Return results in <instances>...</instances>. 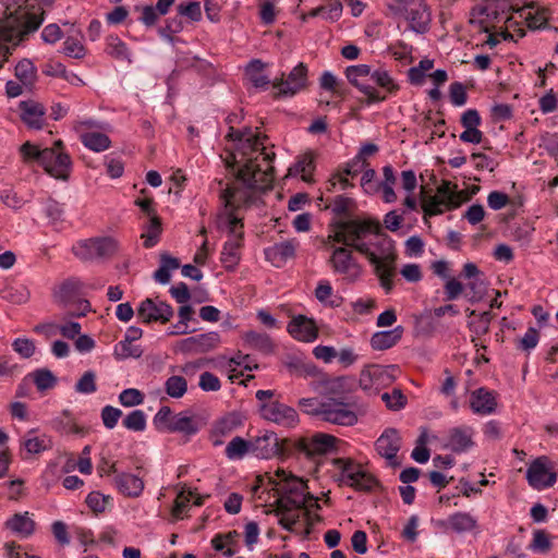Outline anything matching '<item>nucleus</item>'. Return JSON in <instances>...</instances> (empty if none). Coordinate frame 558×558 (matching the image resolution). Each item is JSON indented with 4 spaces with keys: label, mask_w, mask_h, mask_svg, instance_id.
Returning <instances> with one entry per match:
<instances>
[{
    "label": "nucleus",
    "mask_w": 558,
    "mask_h": 558,
    "mask_svg": "<svg viewBox=\"0 0 558 558\" xmlns=\"http://www.w3.org/2000/svg\"><path fill=\"white\" fill-rule=\"evenodd\" d=\"M236 114L229 116L230 124L227 138V156L225 162L230 168L235 180L231 185L269 189L272 183V158L275 154L268 150L266 137L251 129L234 130L232 123Z\"/></svg>",
    "instance_id": "1"
},
{
    "label": "nucleus",
    "mask_w": 558,
    "mask_h": 558,
    "mask_svg": "<svg viewBox=\"0 0 558 558\" xmlns=\"http://www.w3.org/2000/svg\"><path fill=\"white\" fill-rule=\"evenodd\" d=\"M379 231L377 220L353 219L348 227H337L331 236L351 244L367 258L380 287L388 294L395 287L397 254L393 240Z\"/></svg>",
    "instance_id": "2"
},
{
    "label": "nucleus",
    "mask_w": 558,
    "mask_h": 558,
    "mask_svg": "<svg viewBox=\"0 0 558 558\" xmlns=\"http://www.w3.org/2000/svg\"><path fill=\"white\" fill-rule=\"evenodd\" d=\"M259 187L227 185L221 192L223 208L217 216V228L228 235L221 251L220 262L228 270H233L241 258L243 244V222L241 208L251 203Z\"/></svg>",
    "instance_id": "3"
},
{
    "label": "nucleus",
    "mask_w": 558,
    "mask_h": 558,
    "mask_svg": "<svg viewBox=\"0 0 558 558\" xmlns=\"http://www.w3.org/2000/svg\"><path fill=\"white\" fill-rule=\"evenodd\" d=\"M28 0H0L1 36L13 45H19L29 33L36 31L43 20L28 12Z\"/></svg>",
    "instance_id": "4"
},
{
    "label": "nucleus",
    "mask_w": 558,
    "mask_h": 558,
    "mask_svg": "<svg viewBox=\"0 0 558 558\" xmlns=\"http://www.w3.org/2000/svg\"><path fill=\"white\" fill-rule=\"evenodd\" d=\"M20 154L25 162H37L56 179L66 180L71 173L72 161L63 150L60 140L56 141L50 148H39L35 144L26 142L21 146Z\"/></svg>",
    "instance_id": "5"
},
{
    "label": "nucleus",
    "mask_w": 558,
    "mask_h": 558,
    "mask_svg": "<svg viewBox=\"0 0 558 558\" xmlns=\"http://www.w3.org/2000/svg\"><path fill=\"white\" fill-rule=\"evenodd\" d=\"M350 222L351 220L347 219L333 220L328 227V234L324 244L326 250L330 252L329 265L333 272L343 276L349 282H354L361 277L362 267L353 257L352 252L345 247L352 245L331 236L337 227H348Z\"/></svg>",
    "instance_id": "6"
},
{
    "label": "nucleus",
    "mask_w": 558,
    "mask_h": 558,
    "mask_svg": "<svg viewBox=\"0 0 558 558\" xmlns=\"http://www.w3.org/2000/svg\"><path fill=\"white\" fill-rule=\"evenodd\" d=\"M304 492L305 490H282V494L275 500V511L277 514H281L279 523L288 531H292L293 526L299 522L303 510L308 514L312 508H319L317 499L308 492L307 494H304Z\"/></svg>",
    "instance_id": "7"
},
{
    "label": "nucleus",
    "mask_w": 558,
    "mask_h": 558,
    "mask_svg": "<svg viewBox=\"0 0 558 558\" xmlns=\"http://www.w3.org/2000/svg\"><path fill=\"white\" fill-rule=\"evenodd\" d=\"M73 131L78 135L82 144L92 151L102 153L110 148L109 134L111 124L93 118H80L73 121Z\"/></svg>",
    "instance_id": "8"
},
{
    "label": "nucleus",
    "mask_w": 558,
    "mask_h": 558,
    "mask_svg": "<svg viewBox=\"0 0 558 558\" xmlns=\"http://www.w3.org/2000/svg\"><path fill=\"white\" fill-rule=\"evenodd\" d=\"M331 465L332 477L339 485L353 488H373L375 485V478L367 469L352 459H335Z\"/></svg>",
    "instance_id": "9"
},
{
    "label": "nucleus",
    "mask_w": 558,
    "mask_h": 558,
    "mask_svg": "<svg viewBox=\"0 0 558 558\" xmlns=\"http://www.w3.org/2000/svg\"><path fill=\"white\" fill-rule=\"evenodd\" d=\"M118 250V242L112 236H98L80 240L72 246L73 254L83 260L111 256Z\"/></svg>",
    "instance_id": "10"
},
{
    "label": "nucleus",
    "mask_w": 558,
    "mask_h": 558,
    "mask_svg": "<svg viewBox=\"0 0 558 558\" xmlns=\"http://www.w3.org/2000/svg\"><path fill=\"white\" fill-rule=\"evenodd\" d=\"M398 367L371 364L360 373L359 385L365 391H378L393 383Z\"/></svg>",
    "instance_id": "11"
},
{
    "label": "nucleus",
    "mask_w": 558,
    "mask_h": 558,
    "mask_svg": "<svg viewBox=\"0 0 558 558\" xmlns=\"http://www.w3.org/2000/svg\"><path fill=\"white\" fill-rule=\"evenodd\" d=\"M344 74L349 83L366 96L368 102H381L386 99V95H381L379 89L369 83L372 74L369 65H350L345 69Z\"/></svg>",
    "instance_id": "12"
},
{
    "label": "nucleus",
    "mask_w": 558,
    "mask_h": 558,
    "mask_svg": "<svg viewBox=\"0 0 558 558\" xmlns=\"http://www.w3.org/2000/svg\"><path fill=\"white\" fill-rule=\"evenodd\" d=\"M307 66L304 63L295 65L287 76L282 75L272 82V87L281 97H293L307 85Z\"/></svg>",
    "instance_id": "13"
},
{
    "label": "nucleus",
    "mask_w": 558,
    "mask_h": 558,
    "mask_svg": "<svg viewBox=\"0 0 558 558\" xmlns=\"http://www.w3.org/2000/svg\"><path fill=\"white\" fill-rule=\"evenodd\" d=\"M526 478L533 487H550L557 480L556 464L547 457H538L530 463Z\"/></svg>",
    "instance_id": "14"
},
{
    "label": "nucleus",
    "mask_w": 558,
    "mask_h": 558,
    "mask_svg": "<svg viewBox=\"0 0 558 558\" xmlns=\"http://www.w3.org/2000/svg\"><path fill=\"white\" fill-rule=\"evenodd\" d=\"M259 411L263 418L279 426L292 428L299 423L298 412L292 407L278 401L260 404Z\"/></svg>",
    "instance_id": "15"
},
{
    "label": "nucleus",
    "mask_w": 558,
    "mask_h": 558,
    "mask_svg": "<svg viewBox=\"0 0 558 558\" xmlns=\"http://www.w3.org/2000/svg\"><path fill=\"white\" fill-rule=\"evenodd\" d=\"M322 420L332 424L352 426L357 422V416L350 405L343 402V400L328 398L325 401Z\"/></svg>",
    "instance_id": "16"
},
{
    "label": "nucleus",
    "mask_w": 558,
    "mask_h": 558,
    "mask_svg": "<svg viewBox=\"0 0 558 558\" xmlns=\"http://www.w3.org/2000/svg\"><path fill=\"white\" fill-rule=\"evenodd\" d=\"M375 448L377 453L385 458L390 466L400 464L398 452L401 448V436L395 428H387L376 440Z\"/></svg>",
    "instance_id": "17"
},
{
    "label": "nucleus",
    "mask_w": 558,
    "mask_h": 558,
    "mask_svg": "<svg viewBox=\"0 0 558 558\" xmlns=\"http://www.w3.org/2000/svg\"><path fill=\"white\" fill-rule=\"evenodd\" d=\"M288 333L296 341L312 343L318 338L316 322L305 315H294L287 325Z\"/></svg>",
    "instance_id": "18"
},
{
    "label": "nucleus",
    "mask_w": 558,
    "mask_h": 558,
    "mask_svg": "<svg viewBox=\"0 0 558 558\" xmlns=\"http://www.w3.org/2000/svg\"><path fill=\"white\" fill-rule=\"evenodd\" d=\"M405 20L410 29L417 34H425L429 29L430 12L423 0H412L407 3Z\"/></svg>",
    "instance_id": "19"
},
{
    "label": "nucleus",
    "mask_w": 558,
    "mask_h": 558,
    "mask_svg": "<svg viewBox=\"0 0 558 558\" xmlns=\"http://www.w3.org/2000/svg\"><path fill=\"white\" fill-rule=\"evenodd\" d=\"M272 485L281 488H307L302 477L295 476L284 469H277L268 471L258 476V484L252 488H259L260 486Z\"/></svg>",
    "instance_id": "20"
},
{
    "label": "nucleus",
    "mask_w": 558,
    "mask_h": 558,
    "mask_svg": "<svg viewBox=\"0 0 558 558\" xmlns=\"http://www.w3.org/2000/svg\"><path fill=\"white\" fill-rule=\"evenodd\" d=\"M137 315L144 323H166L172 317L173 310L165 302L145 299L137 308Z\"/></svg>",
    "instance_id": "21"
},
{
    "label": "nucleus",
    "mask_w": 558,
    "mask_h": 558,
    "mask_svg": "<svg viewBox=\"0 0 558 558\" xmlns=\"http://www.w3.org/2000/svg\"><path fill=\"white\" fill-rule=\"evenodd\" d=\"M336 441V437L331 435L317 433L311 437L300 439L298 449L306 457H314L332 450Z\"/></svg>",
    "instance_id": "22"
},
{
    "label": "nucleus",
    "mask_w": 558,
    "mask_h": 558,
    "mask_svg": "<svg viewBox=\"0 0 558 558\" xmlns=\"http://www.w3.org/2000/svg\"><path fill=\"white\" fill-rule=\"evenodd\" d=\"M252 453L260 459H271L282 451L281 442L274 432L264 434L252 439Z\"/></svg>",
    "instance_id": "23"
},
{
    "label": "nucleus",
    "mask_w": 558,
    "mask_h": 558,
    "mask_svg": "<svg viewBox=\"0 0 558 558\" xmlns=\"http://www.w3.org/2000/svg\"><path fill=\"white\" fill-rule=\"evenodd\" d=\"M299 246L296 240H287L265 248V257L277 268L282 267L295 254Z\"/></svg>",
    "instance_id": "24"
},
{
    "label": "nucleus",
    "mask_w": 558,
    "mask_h": 558,
    "mask_svg": "<svg viewBox=\"0 0 558 558\" xmlns=\"http://www.w3.org/2000/svg\"><path fill=\"white\" fill-rule=\"evenodd\" d=\"M353 379L348 376H339L327 378L319 383V393L338 400H343V397L352 390Z\"/></svg>",
    "instance_id": "25"
},
{
    "label": "nucleus",
    "mask_w": 558,
    "mask_h": 558,
    "mask_svg": "<svg viewBox=\"0 0 558 558\" xmlns=\"http://www.w3.org/2000/svg\"><path fill=\"white\" fill-rule=\"evenodd\" d=\"M473 435L474 430L469 426L453 427L448 432L445 446L456 453L465 452L474 445Z\"/></svg>",
    "instance_id": "26"
},
{
    "label": "nucleus",
    "mask_w": 558,
    "mask_h": 558,
    "mask_svg": "<svg viewBox=\"0 0 558 558\" xmlns=\"http://www.w3.org/2000/svg\"><path fill=\"white\" fill-rule=\"evenodd\" d=\"M21 447L28 456L40 454L52 448V439L47 434H39L33 429L23 436Z\"/></svg>",
    "instance_id": "27"
},
{
    "label": "nucleus",
    "mask_w": 558,
    "mask_h": 558,
    "mask_svg": "<svg viewBox=\"0 0 558 558\" xmlns=\"http://www.w3.org/2000/svg\"><path fill=\"white\" fill-rule=\"evenodd\" d=\"M245 421V416L241 412H229L221 416L213 426V436L225 437L240 428Z\"/></svg>",
    "instance_id": "28"
},
{
    "label": "nucleus",
    "mask_w": 558,
    "mask_h": 558,
    "mask_svg": "<svg viewBox=\"0 0 558 558\" xmlns=\"http://www.w3.org/2000/svg\"><path fill=\"white\" fill-rule=\"evenodd\" d=\"M470 407L475 414L488 415L494 412L496 400L490 391L480 388L471 393Z\"/></svg>",
    "instance_id": "29"
},
{
    "label": "nucleus",
    "mask_w": 558,
    "mask_h": 558,
    "mask_svg": "<svg viewBox=\"0 0 558 558\" xmlns=\"http://www.w3.org/2000/svg\"><path fill=\"white\" fill-rule=\"evenodd\" d=\"M83 290L84 283L78 278H69L54 288L53 295L58 302L68 304L83 294Z\"/></svg>",
    "instance_id": "30"
},
{
    "label": "nucleus",
    "mask_w": 558,
    "mask_h": 558,
    "mask_svg": "<svg viewBox=\"0 0 558 558\" xmlns=\"http://www.w3.org/2000/svg\"><path fill=\"white\" fill-rule=\"evenodd\" d=\"M22 121L32 129H40L44 124L45 109L35 101H22L20 105Z\"/></svg>",
    "instance_id": "31"
},
{
    "label": "nucleus",
    "mask_w": 558,
    "mask_h": 558,
    "mask_svg": "<svg viewBox=\"0 0 558 558\" xmlns=\"http://www.w3.org/2000/svg\"><path fill=\"white\" fill-rule=\"evenodd\" d=\"M498 19V14L492 5L477 4L471 11L470 23L476 25L481 31L489 32Z\"/></svg>",
    "instance_id": "32"
},
{
    "label": "nucleus",
    "mask_w": 558,
    "mask_h": 558,
    "mask_svg": "<svg viewBox=\"0 0 558 558\" xmlns=\"http://www.w3.org/2000/svg\"><path fill=\"white\" fill-rule=\"evenodd\" d=\"M446 530H451L456 533L472 532L477 527V521L474 517L466 512H456L448 517L446 521L440 523Z\"/></svg>",
    "instance_id": "33"
},
{
    "label": "nucleus",
    "mask_w": 558,
    "mask_h": 558,
    "mask_svg": "<svg viewBox=\"0 0 558 558\" xmlns=\"http://www.w3.org/2000/svg\"><path fill=\"white\" fill-rule=\"evenodd\" d=\"M198 430L199 425L187 412L174 414L167 426L169 433H182L187 436L195 435Z\"/></svg>",
    "instance_id": "34"
},
{
    "label": "nucleus",
    "mask_w": 558,
    "mask_h": 558,
    "mask_svg": "<svg viewBox=\"0 0 558 558\" xmlns=\"http://www.w3.org/2000/svg\"><path fill=\"white\" fill-rule=\"evenodd\" d=\"M402 333L403 328L401 326L389 330L377 331L371 337V347L377 351L388 350L399 342Z\"/></svg>",
    "instance_id": "35"
},
{
    "label": "nucleus",
    "mask_w": 558,
    "mask_h": 558,
    "mask_svg": "<svg viewBox=\"0 0 558 558\" xmlns=\"http://www.w3.org/2000/svg\"><path fill=\"white\" fill-rule=\"evenodd\" d=\"M519 14L525 20L527 26L533 29L544 27L548 21L549 12L545 8L534 4L525 5L519 10Z\"/></svg>",
    "instance_id": "36"
},
{
    "label": "nucleus",
    "mask_w": 558,
    "mask_h": 558,
    "mask_svg": "<svg viewBox=\"0 0 558 558\" xmlns=\"http://www.w3.org/2000/svg\"><path fill=\"white\" fill-rule=\"evenodd\" d=\"M5 527L12 533L26 538L35 531V522L28 517V512L16 513L5 522Z\"/></svg>",
    "instance_id": "37"
},
{
    "label": "nucleus",
    "mask_w": 558,
    "mask_h": 558,
    "mask_svg": "<svg viewBox=\"0 0 558 558\" xmlns=\"http://www.w3.org/2000/svg\"><path fill=\"white\" fill-rule=\"evenodd\" d=\"M314 158L311 154H304L289 168V177H301L304 182H312V173L314 171Z\"/></svg>",
    "instance_id": "38"
},
{
    "label": "nucleus",
    "mask_w": 558,
    "mask_h": 558,
    "mask_svg": "<svg viewBox=\"0 0 558 558\" xmlns=\"http://www.w3.org/2000/svg\"><path fill=\"white\" fill-rule=\"evenodd\" d=\"M383 181L378 183L379 192H381L383 202L391 204L397 201V194L395 191L396 174L395 170L390 165L383 168Z\"/></svg>",
    "instance_id": "39"
},
{
    "label": "nucleus",
    "mask_w": 558,
    "mask_h": 558,
    "mask_svg": "<svg viewBox=\"0 0 558 558\" xmlns=\"http://www.w3.org/2000/svg\"><path fill=\"white\" fill-rule=\"evenodd\" d=\"M265 63L258 59L252 60L245 69L246 76L256 88L266 89L270 84L269 77L264 72Z\"/></svg>",
    "instance_id": "40"
},
{
    "label": "nucleus",
    "mask_w": 558,
    "mask_h": 558,
    "mask_svg": "<svg viewBox=\"0 0 558 558\" xmlns=\"http://www.w3.org/2000/svg\"><path fill=\"white\" fill-rule=\"evenodd\" d=\"M371 82L380 87L381 95H393L399 90L398 83L393 80L390 73L385 69H377L372 71Z\"/></svg>",
    "instance_id": "41"
},
{
    "label": "nucleus",
    "mask_w": 558,
    "mask_h": 558,
    "mask_svg": "<svg viewBox=\"0 0 558 558\" xmlns=\"http://www.w3.org/2000/svg\"><path fill=\"white\" fill-rule=\"evenodd\" d=\"M192 499H194L193 505L195 506H201L203 504L201 497L194 496V490H179L172 508V515L175 519H182L187 512Z\"/></svg>",
    "instance_id": "42"
},
{
    "label": "nucleus",
    "mask_w": 558,
    "mask_h": 558,
    "mask_svg": "<svg viewBox=\"0 0 558 558\" xmlns=\"http://www.w3.org/2000/svg\"><path fill=\"white\" fill-rule=\"evenodd\" d=\"M161 231L160 219L157 216H151L142 229L141 238L144 241V246L154 247L159 242Z\"/></svg>",
    "instance_id": "43"
},
{
    "label": "nucleus",
    "mask_w": 558,
    "mask_h": 558,
    "mask_svg": "<svg viewBox=\"0 0 558 558\" xmlns=\"http://www.w3.org/2000/svg\"><path fill=\"white\" fill-rule=\"evenodd\" d=\"M251 445L252 440L234 437L225 449L226 456L229 460H242L247 453L252 452Z\"/></svg>",
    "instance_id": "44"
},
{
    "label": "nucleus",
    "mask_w": 558,
    "mask_h": 558,
    "mask_svg": "<svg viewBox=\"0 0 558 558\" xmlns=\"http://www.w3.org/2000/svg\"><path fill=\"white\" fill-rule=\"evenodd\" d=\"M244 341L246 344L252 347L255 350H258L264 353H269L274 349L272 341L267 333L257 332V331H247L244 337Z\"/></svg>",
    "instance_id": "45"
},
{
    "label": "nucleus",
    "mask_w": 558,
    "mask_h": 558,
    "mask_svg": "<svg viewBox=\"0 0 558 558\" xmlns=\"http://www.w3.org/2000/svg\"><path fill=\"white\" fill-rule=\"evenodd\" d=\"M553 547L549 534L544 530H534L527 548L539 555H546Z\"/></svg>",
    "instance_id": "46"
},
{
    "label": "nucleus",
    "mask_w": 558,
    "mask_h": 558,
    "mask_svg": "<svg viewBox=\"0 0 558 558\" xmlns=\"http://www.w3.org/2000/svg\"><path fill=\"white\" fill-rule=\"evenodd\" d=\"M106 52L116 59L131 61L129 48L118 36L107 37Z\"/></svg>",
    "instance_id": "47"
},
{
    "label": "nucleus",
    "mask_w": 558,
    "mask_h": 558,
    "mask_svg": "<svg viewBox=\"0 0 558 558\" xmlns=\"http://www.w3.org/2000/svg\"><path fill=\"white\" fill-rule=\"evenodd\" d=\"M315 296L325 306L337 307L340 305L339 298L333 295V289L327 280L319 281L315 289Z\"/></svg>",
    "instance_id": "48"
},
{
    "label": "nucleus",
    "mask_w": 558,
    "mask_h": 558,
    "mask_svg": "<svg viewBox=\"0 0 558 558\" xmlns=\"http://www.w3.org/2000/svg\"><path fill=\"white\" fill-rule=\"evenodd\" d=\"M122 425L131 432L142 433L147 426V415L143 410H133L123 418Z\"/></svg>",
    "instance_id": "49"
},
{
    "label": "nucleus",
    "mask_w": 558,
    "mask_h": 558,
    "mask_svg": "<svg viewBox=\"0 0 558 558\" xmlns=\"http://www.w3.org/2000/svg\"><path fill=\"white\" fill-rule=\"evenodd\" d=\"M197 353L208 352L220 343V336L216 331L198 333L193 336Z\"/></svg>",
    "instance_id": "50"
},
{
    "label": "nucleus",
    "mask_w": 558,
    "mask_h": 558,
    "mask_svg": "<svg viewBox=\"0 0 558 558\" xmlns=\"http://www.w3.org/2000/svg\"><path fill=\"white\" fill-rule=\"evenodd\" d=\"M166 393L173 398L180 399L187 391V381L183 376L173 375L165 381Z\"/></svg>",
    "instance_id": "51"
},
{
    "label": "nucleus",
    "mask_w": 558,
    "mask_h": 558,
    "mask_svg": "<svg viewBox=\"0 0 558 558\" xmlns=\"http://www.w3.org/2000/svg\"><path fill=\"white\" fill-rule=\"evenodd\" d=\"M86 504L93 512L98 513L111 507L112 498L109 495H104L100 490H90L86 497Z\"/></svg>",
    "instance_id": "52"
},
{
    "label": "nucleus",
    "mask_w": 558,
    "mask_h": 558,
    "mask_svg": "<svg viewBox=\"0 0 558 558\" xmlns=\"http://www.w3.org/2000/svg\"><path fill=\"white\" fill-rule=\"evenodd\" d=\"M422 210L424 213V219L432 216H437L442 214L446 209H450L447 204L440 199V196L433 195L424 198L422 201Z\"/></svg>",
    "instance_id": "53"
},
{
    "label": "nucleus",
    "mask_w": 558,
    "mask_h": 558,
    "mask_svg": "<svg viewBox=\"0 0 558 558\" xmlns=\"http://www.w3.org/2000/svg\"><path fill=\"white\" fill-rule=\"evenodd\" d=\"M437 196H440L447 206L456 208L460 205V194L456 191V185L449 181H444L437 189Z\"/></svg>",
    "instance_id": "54"
},
{
    "label": "nucleus",
    "mask_w": 558,
    "mask_h": 558,
    "mask_svg": "<svg viewBox=\"0 0 558 558\" xmlns=\"http://www.w3.org/2000/svg\"><path fill=\"white\" fill-rule=\"evenodd\" d=\"M143 354L138 345L128 340H121L114 345L113 355L117 360H126L129 357L137 359Z\"/></svg>",
    "instance_id": "55"
},
{
    "label": "nucleus",
    "mask_w": 558,
    "mask_h": 558,
    "mask_svg": "<svg viewBox=\"0 0 558 558\" xmlns=\"http://www.w3.org/2000/svg\"><path fill=\"white\" fill-rule=\"evenodd\" d=\"M63 52L65 56L81 59L85 56V47L82 43V36H70L63 43Z\"/></svg>",
    "instance_id": "56"
},
{
    "label": "nucleus",
    "mask_w": 558,
    "mask_h": 558,
    "mask_svg": "<svg viewBox=\"0 0 558 558\" xmlns=\"http://www.w3.org/2000/svg\"><path fill=\"white\" fill-rule=\"evenodd\" d=\"M15 75L24 85H32L36 77V69L32 61L24 59L15 65Z\"/></svg>",
    "instance_id": "57"
},
{
    "label": "nucleus",
    "mask_w": 558,
    "mask_h": 558,
    "mask_svg": "<svg viewBox=\"0 0 558 558\" xmlns=\"http://www.w3.org/2000/svg\"><path fill=\"white\" fill-rule=\"evenodd\" d=\"M119 402L125 408L141 405L144 402V395L136 388H128L120 392Z\"/></svg>",
    "instance_id": "58"
},
{
    "label": "nucleus",
    "mask_w": 558,
    "mask_h": 558,
    "mask_svg": "<svg viewBox=\"0 0 558 558\" xmlns=\"http://www.w3.org/2000/svg\"><path fill=\"white\" fill-rule=\"evenodd\" d=\"M33 381L38 390H47L54 386L57 379L53 374L45 368L37 369L32 374Z\"/></svg>",
    "instance_id": "59"
},
{
    "label": "nucleus",
    "mask_w": 558,
    "mask_h": 558,
    "mask_svg": "<svg viewBox=\"0 0 558 558\" xmlns=\"http://www.w3.org/2000/svg\"><path fill=\"white\" fill-rule=\"evenodd\" d=\"M361 178V187L367 195H375L379 192L378 182L375 181L376 172L372 168H364Z\"/></svg>",
    "instance_id": "60"
},
{
    "label": "nucleus",
    "mask_w": 558,
    "mask_h": 558,
    "mask_svg": "<svg viewBox=\"0 0 558 558\" xmlns=\"http://www.w3.org/2000/svg\"><path fill=\"white\" fill-rule=\"evenodd\" d=\"M97 390L96 376L92 371L85 372L75 385V391L83 395H90Z\"/></svg>",
    "instance_id": "61"
},
{
    "label": "nucleus",
    "mask_w": 558,
    "mask_h": 558,
    "mask_svg": "<svg viewBox=\"0 0 558 558\" xmlns=\"http://www.w3.org/2000/svg\"><path fill=\"white\" fill-rule=\"evenodd\" d=\"M539 342V331L534 328L530 327L523 335V337L519 340L518 349L530 353L533 349L537 347Z\"/></svg>",
    "instance_id": "62"
},
{
    "label": "nucleus",
    "mask_w": 558,
    "mask_h": 558,
    "mask_svg": "<svg viewBox=\"0 0 558 558\" xmlns=\"http://www.w3.org/2000/svg\"><path fill=\"white\" fill-rule=\"evenodd\" d=\"M12 348L22 359L32 357L36 350L35 342L29 338H16Z\"/></svg>",
    "instance_id": "63"
},
{
    "label": "nucleus",
    "mask_w": 558,
    "mask_h": 558,
    "mask_svg": "<svg viewBox=\"0 0 558 558\" xmlns=\"http://www.w3.org/2000/svg\"><path fill=\"white\" fill-rule=\"evenodd\" d=\"M101 421L106 428L112 429L117 426L120 417L122 416V411L118 408L106 405L101 409Z\"/></svg>",
    "instance_id": "64"
}]
</instances>
